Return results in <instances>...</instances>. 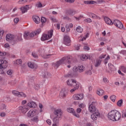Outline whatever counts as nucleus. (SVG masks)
<instances>
[{
	"label": "nucleus",
	"mask_w": 126,
	"mask_h": 126,
	"mask_svg": "<svg viewBox=\"0 0 126 126\" xmlns=\"http://www.w3.org/2000/svg\"><path fill=\"white\" fill-rule=\"evenodd\" d=\"M103 82H104V83H109V80H108V79L106 77H104L103 78Z\"/></svg>",
	"instance_id": "864d4df0"
},
{
	"label": "nucleus",
	"mask_w": 126,
	"mask_h": 126,
	"mask_svg": "<svg viewBox=\"0 0 126 126\" xmlns=\"http://www.w3.org/2000/svg\"><path fill=\"white\" fill-rule=\"evenodd\" d=\"M70 60V56H68L64 57H63L61 60L57 62L56 63H53V66L55 68H58L61 64H69L67 65L68 68H70L71 65H72V61H69Z\"/></svg>",
	"instance_id": "f257e3e1"
},
{
	"label": "nucleus",
	"mask_w": 126,
	"mask_h": 126,
	"mask_svg": "<svg viewBox=\"0 0 126 126\" xmlns=\"http://www.w3.org/2000/svg\"><path fill=\"white\" fill-rule=\"evenodd\" d=\"M6 40L10 43L15 42V36L12 34L8 33L6 35Z\"/></svg>",
	"instance_id": "6e6552de"
},
{
	"label": "nucleus",
	"mask_w": 126,
	"mask_h": 126,
	"mask_svg": "<svg viewBox=\"0 0 126 126\" xmlns=\"http://www.w3.org/2000/svg\"><path fill=\"white\" fill-rule=\"evenodd\" d=\"M104 21L105 22L106 24H108V25H113V24L112 20L109 18H108V17H104Z\"/></svg>",
	"instance_id": "b1692460"
},
{
	"label": "nucleus",
	"mask_w": 126,
	"mask_h": 126,
	"mask_svg": "<svg viewBox=\"0 0 126 126\" xmlns=\"http://www.w3.org/2000/svg\"><path fill=\"white\" fill-rule=\"evenodd\" d=\"M77 32H82L83 31V29L80 26H78L76 28Z\"/></svg>",
	"instance_id": "79ce46f5"
},
{
	"label": "nucleus",
	"mask_w": 126,
	"mask_h": 126,
	"mask_svg": "<svg viewBox=\"0 0 126 126\" xmlns=\"http://www.w3.org/2000/svg\"><path fill=\"white\" fill-rule=\"evenodd\" d=\"M91 60V56H90V55H82L81 56V60H82V61H84L85 60Z\"/></svg>",
	"instance_id": "393cba45"
},
{
	"label": "nucleus",
	"mask_w": 126,
	"mask_h": 126,
	"mask_svg": "<svg viewBox=\"0 0 126 126\" xmlns=\"http://www.w3.org/2000/svg\"><path fill=\"white\" fill-rule=\"evenodd\" d=\"M39 115V111L37 109L30 110L27 113L28 118H33L36 116Z\"/></svg>",
	"instance_id": "39448f33"
},
{
	"label": "nucleus",
	"mask_w": 126,
	"mask_h": 126,
	"mask_svg": "<svg viewBox=\"0 0 126 126\" xmlns=\"http://www.w3.org/2000/svg\"><path fill=\"white\" fill-rule=\"evenodd\" d=\"M77 70H78V67H76V66H74L73 68V71H74V72H76V71H77Z\"/></svg>",
	"instance_id": "0e129e2a"
},
{
	"label": "nucleus",
	"mask_w": 126,
	"mask_h": 126,
	"mask_svg": "<svg viewBox=\"0 0 126 126\" xmlns=\"http://www.w3.org/2000/svg\"><path fill=\"white\" fill-rule=\"evenodd\" d=\"M82 17H83L82 16H80L78 17H75V19H76V20L79 21V20H80V19H81Z\"/></svg>",
	"instance_id": "69168bd1"
},
{
	"label": "nucleus",
	"mask_w": 126,
	"mask_h": 126,
	"mask_svg": "<svg viewBox=\"0 0 126 126\" xmlns=\"http://www.w3.org/2000/svg\"><path fill=\"white\" fill-rule=\"evenodd\" d=\"M46 123L49 125V126H51V125H52V121L50 119L46 120Z\"/></svg>",
	"instance_id": "bf43d9fd"
},
{
	"label": "nucleus",
	"mask_w": 126,
	"mask_h": 126,
	"mask_svg": "<svg viewBox=\"0 0 126 126\" xmlns=\"http://www.w3.org/2000/svg\"><path fill=\"white\" fill-rule=\"evenodd\" d=\"M95 105H96V102H92L91 104L89 105V111L91 114L98 111V110L96 109V107H95Z\"/></svg>",
	"instance_id": "0eeeda50"
},
{
	"label": "nucleus",
	"mask_w": 126,
	"mask_h": 126,
	"mask_svg": "<svg viewBox=\"0 0 126 126\" xmlns=\"http://www.w3.org/2000/svg\"><path fill=\"white\" fill-rule=\"evenodd\" d=\"M32 19L33 21L36 23V24H39L40 22H41V20H40V17H39L38 16H33L32 17Z\"/></svg>",
	"instance_id": "5701e85b"
},
{
	"label": "nucleus",
	"mask_w": 126,
	"mask_h": 126,
	"mask_svg": "<svg viewBox=\"0 0 126 126\" xmlns=\"http://www.w3.org/2000/svg\"><path fill=\"white\" fill-rule=\"evenodd\" d=\"M66 96V94L65 93V91L62 90L60 93V98H64Z\"/></svg>",
	"instance_id": "72a5a7b5"
},
{
	"label": "nucleus",
	"mask_w": 126,
	"mask_h": 126,
	"mask_svg": "<svg viewBox=\"0 0 126 126\" xmlns=\"http://www.w3.org/2000/svg\"><path fill=\"white\" fill-rule=\"evenodd\" d=\"M110 100H111L112 102H115L116 101V95H112L110 97Z\"/></svg>",
	"instance_id": "a19ab883"
},
{
	"label": "nucleus",
	"mask_w": 126,
	"mask_h": 126,
	"mask_svg": "<svg viewBox=\"0 0 126 126\" xmlns=\"http://www.w3.org/2000/svg\"><path fill=\"white\" fill-rule=\"evenodd\" d=\"M101 61L100 60L96 61V62H95V66L96 67H97V66H99V65L101 64Z\"/></svg>",
	"instance_id": "37998d69"
},
{
	"label": "nucleus",
	"mask_w": 126,
	"mask_h": 126,
	"mask_svg": "<svg viewBox=\"0 0 126 126\" xmlns=\"http://www.w3.org/2000/svg\"><path fill=\"white\" fill-rule=\"evenodd\" d=\"M31 121L32 122H34V123H38V122H39V116H38V115H36L34 117H33Z\"/></svg>",
	"instance_id": "2f4dec72"
},
{
	"label": "nucleus",
	"mask_w": 126,
	"mask_h": 126,
	"mask_svg": "<svg viewBox=\"0 0 126 126\" xmlns=\"http://www.w3.org/2000/svg\"><path fill=\"white\" fill-rule=\"evenodd\" d=\"M15 39V42H21V41H22V37H21V35L17 36Z\"/></svg>",
	"instance_id": "e433bc0d"
},
{
	"label": "nucleus",
	"mask_w": 126,
	"mask_h": 126,
	"mask_svg": "<svg viewBox=\"0 0 126 126\" xmlns=\"http://www.w3.org/2000/svg\"><path fill=\"white\" fill-rule=\"evenodd\" d=\"M68 14H69V15H70V16H72V15H73V11L72 10H69L68 11Z\"/></svg>",
	"instance_id": "de8ad7c7"
},
{
	"label": "nucleus",
	"mask_w": 126,
	"mask_h": 126,
	"mask_svg": "<svg viewBox=\"0 0 126 126\" xmlns=\"http://www.w3.org/2000/svg\"><path fill=\"white\" fill-rule=\"evenodd\" d=\"M80 45H77L75 46V48L77 51H78L79 49H80Z\"/></svg>",
	"instance_id": "338daca9"
},
{
	"label": "nucleus",
	"mask_w": 126,
	"mask_h": 126,
	"mask_svg": "<svg viewBox=\"0 0 126 126\" xmlns=\"http://www.w3.org/2000/svg\"><path fill=\"white\" fill-rule=\"evenodd\" d=\"M0 109H1V110H4V109H6L5 105H4V104L0 105Z\"/></svg>",
	"instance_id": "5fc2aeb1"
},
{
	"label": "nucleus",
	"mask_w": 126,
	"mask_h": 126,
	"mask_svg": "<svg viewBox=\"0 0 126 126\" xmlns=\"http://www.w3.org/2000/svg\"><path fill=\"white\" fill-rule=\"evenodd\" d=\"M100 115L99 111H96L92 113V115H91V119L93 121H97V119H99V118H100Z\"/></svg>",
	"instance_id": "f8f14e48"
},
{
	"label": "nucleus",
	"mask_w": 126,
	"mask_h": 126,
	"mask_svg": "<svg viewBox=\"0 0 126 126\" xmlns=\"http://www.w3.org/2000/svg\"><path fill=\"white\" fill-rule=\"evenodd\" d=\"M84 3L85 4H94V3H97V2L93 0H85L84 1Z\"/></svg>",
	"instance_id": "cd10ccee"
},
{
	"label": "nucleus",
	"mask_w": 126,
	"mask_h": 126,
	"mask_svg": "<svg viewBox=\"0 0 126 126\" xmlns=\"http://www.w3.org/2000/svg\"><path fill=\"white\" fill-rule=\"evenodd\" d=\"M38 107L40 109V112H43V110H42V109H43V104H42L41 103H39L38 104Z\"/></svg>",
	"instance_id": "49530a36"
},
{
	"label": "nucleus",
	"mask_w": 126,
	"mask_h": 126,
	"mask_svg": "<svg viewBox=\"0 0 126 126\" xmlns=\"http://www.w3.org/2000/svg\"><path fill=\"white\" fill-rule=\"evenodd\" d=\"M88 37H89V33H87L85 36V37H83L82 39H79V40L80 41H84L85 40H86V38Z\"/></svg>",
	"instance_id": "4c0bfd02"
},
{
	"label": "nucleus",
	"mask_w": 126,
	"mask_h": 126,
	"mask_svg": "<svg viewBox=\"0 0 126 126\" xmlns=\"http://www.w3.org/2000/svg\"><path fill=\"white\" fill-rule=\"evenodd\" d=\"M66 2H69V3H72V2H74L75 0H65Z\"/></svg>",
	"instance_id": "e2e57ef3"
},
{
	"label": "nucleus",
	"mask_w": 126,
	"mask_h": 126,
	"mask_svg": "<svg viewBox=\"0 0 126 126\" xmlns=\"http://www.w3.org/2000/svg\"><path fill=\"white\" fill-rule=\"evenodd\" d=\"M110 60V56L108 55L107 58L105 59V63H108V61Z\"/></svg>",
	"instance_id": "6e6d98bb"
},
{
	"label": "nucleus",
	"mask_w": 126,
	"mask_h": 126,
	"mask_svg": "<svg viewBox=\"0 0 126 126\" xmlns=\"http://www.w3.org/2000/svg\"><path fill=\"white\" fill-rule=\"evenodd\" d=\"M27 106H28L29 108H32L34 109V108H36V107H37V104H36V102L32 101L28 103Z\"/></svg>",
	"instance_id": "6ab92c4d"
},
{
	"label": "nucleus",
	"mask_w": 126,
	"mask_h": 126,
	"mask_svg": "<svg viewBox=\"0 0 126 126\" xmlns=\"http://www.w3.org/2000/svg\"><path fill=\"white\" fill-rule=\"evenodd\" d=\"M28 65L29 67H30V68L32 69L37 68V67H38V66L36 65V63H33L32 62H29L28 63Z\"/></svg>",
	"instance_id": "412c9836"
},
{
	"label": "nucleus",
	"mask_w": 126,
	"mask_h": 126,
	"mask_svg": "<svg viewBox=\"0 0 126 126\" xmlns=\"http://www.w3.org/2000/svg\"><path fill=\"white\" fill-rule=\"evenodd\" d=\"M10 47V46L9 45V44H8V43H6L4 44V48H6V49H8V48H9Z\"/></svg>",
	"instance_id": "774afa93"
},
{
	"label": "nucleus",
	"mask_w": 126,
	"mask_h": 126,
	"mask_svg": "<svg viewBox=\"0 0 126 126\" xmlns=\"http://www.w3.org/2000/svg\"><path fill=\"white\" fill-rule=\"evenodd\" d=\"M29 9H30L29 5H27L24 7H21V8H20V9L23 14L25 13V12H27V11L29 10Z\"/></svg>",
	"instance_id": "aec40b11"
},
{
	"label": "nucleus",
	"mask_w": 126,
	"mask_h": 126,
	"mask_svg": "<svg viewBox=\"0 0 126 126\" xmlns=\"http://www.w3.org/2000/svg\"><path fill=\"white\" fill-rule=\"evenodd\" d=\"M113 24H114L116 27L120 28V29L124 28L123 23H122V22H121L119 20H115L113 22Z\"/></svg>",
	"instance_id": "f3484780"
},
{
	"label": "nucleus",
	"mask_w": 126,
	"mask_h": 126,
	"mask_svg": "<svg viewBox=\"0 0 126 126\" xmlns=\"http://www.w3.org/2000/svg\"><path fill=\"white\" fill-rule=\"evenodd\" d=\"M119 69L120 70H118V73L121 75H122L123 76H124V75H125V74L122 73V71H123V72H124V73H126V66H121L120 67H119Z\"/></svg>",
	"instance_id": "a211bd4d"
},
{
	"label": "nucleus",
	"mask_w": 126,
	"mask_h": 126,
	"mask_svg": "<svg viewBox=\"0 0 126 126\" xmlns=\"http://www.w3.org/2000/svg\"><path fill=\"white\" fill-rule=\"evenodd\" d=\"M12 94L13 95H14V96H17V97H24V98L26 97V94H25L24 93H20L17 91H13Z\"/></svg>",
	"instance_id": "dca6fc26"
},
{
	"label": "nucleus",
	"mask_w": 126,
	"mask_h": 126,
	"mask_svg": "<svg viewBox=\"0 0 126 126\" xmlns=\"http://www.w3.org/2000/svg\"><path fill=\"white\" fill-rule=\"evenodd\" d=\"M96 94L98 95V96H102L104 95V90H98L96 91Z\"/></svg>",
	"instance_id": "473e14b6"
},
{
	"label": "nucleus",
	"mask_w": 126,
	"mask_h": 126,
	"mask_svg": "<svg viewBox=\"0 0 126 126\" xmlns=\"http://www.w3.org/2000/svg\"><path fill=\"white\" fill-rule=\"evenodd\" d=\"M41 21L42 23H45V22L47 21V19H46V18L42 17H41Z\"/></svg>",
	"instance_id": "8fccbe9b"
},
{
	"label": "nucleus",
	"mask_w": 126,
	"mask_h": 126,
	"mask_svg": "<svg viewBox=\"0 0 126 126\" xmlns=\"http://www.w3.org/2000/svg\"><path fill=\"white\" fill-rule=\"evenodd\" d=\"M28 85L30 87H33L36 90H38L40 88V86L38 84L35 85L34 83V79H30L28 83Z\"/></svg>",
	"instance_id": "9d476101"
},
{
	"label": "nucleus",
	"mask_w": 126,
	"mask_h": 126,
	"mask_svg": "<svg viewBox=\"0 0 126 126\" xmlns=\"http://www.w3.org/2000/svg\"><path fill=\"white\" fill-rule=\"evenodd\" d=\"M72 98L74 100H77L79 101L80 100H82V99L84 98V95H83V94H76L73 95Z\"/></svg>",
	"instance_id": "ddd939ff"
},
{
	"label": "nucleus",
	"mask_w": 126,
	"mask_h": 126,
	"mask_svg": "<svg viewBox=\"0 0 126 126\" xmlns=\"http://www.w3.org/2000/svg\"><path fill=\"white\" fill-rule=\"evenodd\" d=\"M121 118H122V114L116 110H111L108 114V118L113 122L120 121Z\"/></svg>",
	"instance_id": "f03ea898"
},
{
	"label": "nucleus",
	"mask_w": 126,
	"mask_h": 126,
	"mask_svg": "<svg viewBox=\"0 0 126 126\" xmlns=\"http://www.w3.org/2000/svg\"><path fill=\"white\" fill-rule=\"evenodd\" d=\"M12 73H13V71H12V70L10 69L7 71V74H8V75H11Z\"/></svg>",
	"instance_id": "09e8293b"
},
{
	"label": "nucleus",
	"mask_w": 126,
	"mask_h": 126,
	"mask_svg": "<svg viewBox=\"0 0 126 126\" xmlns=\"http://www.w3.org/2000/svg\"><path fill=\"white\" fill-rule=\"evenodd\" d=\"M73 27V24L72 23L67 24L65 25V28L67 32H69L70 31V28Z\"/></svg>",
	"instance_id": "bb28decb"
},
{
	"label": "nucleus",
	"mask_w": 126,
	"mask_h": 126,
	"mask_svg": "<svg viewBox=\"0 0 126 126\" xmlns=\"http://www.w3.org/2000/svg\"><path fill=\"white\" fill-rule=\"evenodd\" d=\"M7 67V61L0 60V69H5Z\"/></svg>",
	"instance_id": "4468645a"
},
{
	"label": "nucleus",
	"mask_w": 126,
	"mask_h": 126,
	"mask_svg": "<svg viewBox=\"0 0 126 126\" xmlns=\"http://www.w3.org/2000/svg\"><path fill=\"white\" fill-rule=\"evenodd\" d=\"M13 63L14 65H18V64H21V63H22V60L21 59H18L15 61H13Z\"/></svg>",
	"instance_id": "c756f323"
},
{
	"label": "nucleus",
	"mask_w": 126,
	"mask_h": 126,
	"mask_svg": "<svg viewBox=\"0 0 126 126\" xmlns=\"http://www.w3.org/2000/svg\"><path fill=\"white\" fill-rule=\"evenodd\" d=\"M120 54L123 55V56H126V50H121L120 52Z\"/></svg>",
	"instance_id": "3c124183"
},
{
	"label": "nucleus",
	"mask_w": 126,
	"mask_h": 126,
	"mask_svg": "<svg viewBox=\"0 0 126 126\" xmlns=\"http://www.w3.org/2000/svg\"><path fill=\"white\" fill-rule=\"evenodd\" d=\"M108 67H109V69L112 71L114 69V65L113 64H112V63H108Z\"/></svg>",
	"instance_id": "c03bdc74"
},
{
	"label": "nucleus",
	"mask_w": 126,
	"mask_h": 126,
	"mask_svg": "<svg viewBox=\"0 0 126 126\" xmlns=\"http://www.w3.org/2000/svg\"><path fill=\"white\" fill-rule=\"evenodd\" d=\"M81 111H82V109H81V108H78L76 109L77 114H78V115H79V114H80V113H81Z\"/></svg>",
	"instance_id": "603ef678"
},
{
	"label": "nucleus",
	"mask_w": 126,
	"mask_h": 126,
	"mask_svg": "<svg viewBox=\"0 0 126 126\" xmlns=\"http://www.w3.org/2000/svg\"><path fill=\"white\" fill-rule=\"evenodd\" d=\"M79 107L80 108H82V109H83V108H85V104L84 103H81L79 105Z\"/></svg>",
	"instance_id": "4d7b16f0"
},
{
	"label": "nucleus",
	"mask_w": 126,
	"mask_h": 126,
	"mask_svg": "<svg viewBox=\"0 0 126 126\" xmlns=\"http://www.w3.org/2000/svg\"><path fill=\"white\" fill-rule=\"evenodd\" d=\"M0 56H6V52L0 51Z\"/></svg>",
	"instance_id": "13d9d810"
},
{
	"label": "nucleus",
	"mask_w": 126,
	"mask_h": 126,
	"mask_svg": "<svg viewBox=\"0 0 126 126\" xmlns=\"http://www.w3.org/2000/svg\"><path fill=\"white\" fill-rule=\"evenodd\" d=\"M51 20H52V21L55 23H57L58 22V20L55 18H51Z\"/></svg>",
	"instance_id": "052dcab7"
},
{
	"label": "nucleus",
	"mask_w": 126,
	"mask_h": 126,
	"mask_svg": "<svg viewBox=\"0 0 126 126\" xmlns=\"http://www.w3.org/2000/svg\"><path fill=\"white\" fill-rule=\"evenodd\" d=\"M123 103H124V100L120 99L117 101V105L118 107H122V106H123Z\"/></svg>",
	"instance_id": "f704fd0d"
},
{
	"label": "nucleus",
	"mask_w": 126,
	"mask_h": 126,
	"mask_svg": "<svg viewBox=\"0 0 126 126\" xmlns=\"http://www.w3.org/2000/svg\"><path fill=\"white\" fill-rule=\"evenodd\" d=\"M20 112L23 113V114H26L28 111H29V107L27 105L21 106L19 107Z\"/></svg>",
	"instance_id": "2eb2a0df"
},
{
	"label": "nucleus",
	"mask_w": 126,
	"mask_h": 126,
	"mask_svg": "<svg viewBox=\"0 0 126 126\" xmlns=\"http://www.w3.org/2000/svg\"><path fill=\"white\" fill-rule=\"evenodd\" d=\"M67 112L68 113H70V114H72L74 117H75L76 118H80V115L78 114V113L75 112L74 110V109L71 107H69L67 108Z\"/></svg>",
	"instance_id": "9b49d317"
},
{
	"label": "nucleus",
	"mask_w": 126,
	"mask_h": 126,
	"mask_svg": "<svg viewBox=\"0 0 126 126\" xmlns=\"http://www.w3.org/2000/svg\"><path fill=\"white\" fill-rule=\"evenodd\" d=\"M53 36V32H48L47 33H43L40 38L41 41H46L50 40Z\"/></svg>",
	"instance_id": "20e7f679"
},
{
	"label": "nucleus",
	"mask_w": 126,
	"mask_h": 126,
	"mask_svg": "<svg viewBox=\"0 0 126 126\" xmlns=\"http://www.w3.org/2000/svg\"><path fill=\"white\" fill-rule=\"evenodd\" d=\"M62 115L63 111H62V109H57L55 110L53 113L50 115V118L52 120L55 119V120H59Z\"/></svg>",
	"instance_id": "7ed1b4c3"
},
{
	"label": "nucleus",
	"mask_w": 126,
	"mask_h": 126,
	"mask_svg": "<svg viewBox=\"0 0 126 126\" xmlns=\"http://www.w3.org/2000/svg\"><path fill=\"white\" fill-rule=\"evenodd\" d=\"M53 121V123L52 124V126H60V124L59 123V121L58 119H52Z\"/></svg>",
	"instance_id": "7c9ffc66"
},
{
	"label": "nucleus",
	"mask_w": 126,
	"mask_h": 126,
	"mask_svg": "<svg viewBox=\"0 0 126 126\" xmlns=\"http://www.w3.org/2000/svg\"><path fill=\"white\" fill-rule=\"evenodd\" d=\"M84 21H85V22H87L88 23H90L92 22V20H91L90 18H87L85 19Z\"/></svg>",
	"instance_id": "a18cd8bd"
},
{
	"label": "nucleus",
	"mask_w": 126,
	"mask_h": 126,
	"mask_svg": "<svg viewBox=\"0 0 126 126\" xmlns=\"http://www.w3.org/2000/svg\"><path fill=\"white\" fill-rule=\"evenodd\" d=\"M74 80L75 79L68 80L66 81V83L68 86H70V87H72Z\"/></svg>",
	"instance_id": "a878e982"
},
{
	"label": "nucleus",
	"mask_w": 126,
	"mask_h": 126,
	"mask_svg": "<svg viewBox=\"0 0 126 126\" xmlns=\"http://www.w3.org/2000/svg\"><path fill=\"white\" fill-rule=\"evenodd\" d=\"M91 15H92V18H93L94 19H101L100 17L95 15L94 14L92 13Z\"/></svg>",
	"instance_id": "58836bf2"
},
{
	"label": "nucleus",
	"mask_w": 126,
	"mask_h": 126,
	"mask_svg": "<svg viewBox=\"0 0 126 126\" xmlns=\"http://www.w3.org/2000/svg\"><path fill=\"white\" fill-rule=\"evenodd\" d=\"M81 85V84H80L79 82L76 81V80H74L73 84V87L77 90L79 87H80Z\"/></svg>",
	"instance_id": "4be33fe9"
},
{
	"label": "nucleus",
	"mask_w": 126,
	"mask_h": 126,
	"mask_svg": "<svg viewBox=\"0 0 126 126\" xmlns=\"http://www.w3.org/2000/svg\"><path fill=\"white\" fill-rule=\"evenodd\" d=\"M85 74L87 75H92V67L91 69H88L85 71Z\"/></svg>",
	"instance_id": "c9c22d12"
},
{
	"label": "nucleus",
	"mask_w": 126,
	"mask_h": 126,
	"mask_svg": "<svg viewBox=\"0 0 126 126\" xmlns=\"http://www.w3.org/2000/svg\"><path fill=\"white\" fill-rule=\"evenodd\" d=\"M19 21V19L18 18H16L14 19V23H16V24H17V23H18Z\"/></svg>",
	"instance_id": "680f3d73"
},
{
	"label": "nucleus",
	"mask_w": 126,
	"mask_h": 126,
	"mask_svg": "<svg viewBox=\"0 0 126 126\" xmlns=\"http://www.w3.org/2000/svg\"><path fill=\"white\" fill-rule=\"evenodd\" d=\"M27 1L28 0H19L18 1V3H19V4H24V3H26Z\"/></svg>",
	"instance_id": "ea45409f"
},
{
	"label": "nucleus",
	"mask_w": 126,
	"mask_h": 126,
	"mask_svg": "<svg viewBox=\"0 0 126 126\" xmlns=\"http://www.w3.org/2000/svg\"><path fill=\"white\" fill-rule=\"evenodd\" d=\"M63 40V43L64 44V45L66 46H69V45H70L71 40H70V37H69L68 35H64Z\"/></svg>",
	"instance_id": "1a4fd4ad"
},
{
	"label": "nucleus",
	"mask_w": 126,
	"mask_h": 126,
	"mask_svg": "<svg viewBox=\"0 0 126 126\" xmlns=\"http://www.w3.org/2000/svg\"><path fill=\"white\" fill-rule=\"evenodd\" d=\"M78 70L79 72H83L85 70V67L83 65H79L78 66Z\"/></svg>",
	"instance_id": "c85d7f7f"
},
{
	"label": "nucleus",
	"mask_w": 126,
	"mask_h": 126,
	"mask_svg": "<svg viewBox=\"0 0 126 126\" xmlns=\"http://www.w3.org/2000/svg\"><path fill=\"white\" fill-rule=\"evenodd\" d=\"M34 35H37V32H26L24 34V38L26 40H29V39H31L32 37H34Z\"/></svg>",
	"instance_id": "423d86ee"
}]
</instances>
